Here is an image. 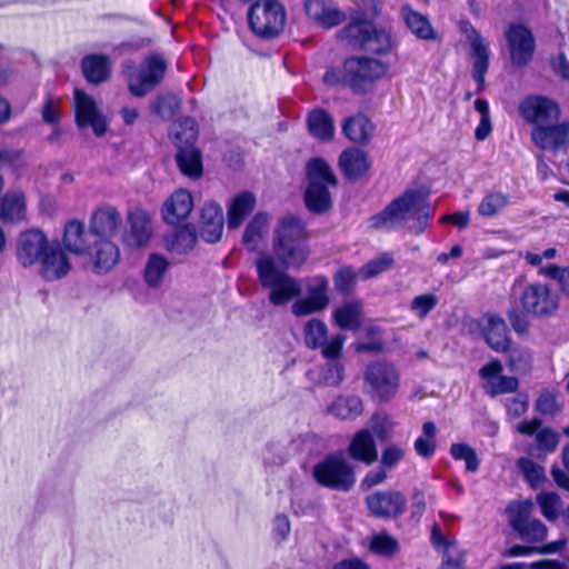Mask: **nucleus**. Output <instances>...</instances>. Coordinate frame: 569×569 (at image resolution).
<instances>
[{
    "mask_svg": "<svg viewBox=\"0 0 569 569\" xmlns=\"http://www.w3.org/2000/svg\"><path fill=\"white\" fill-rule=\"evenodd\" d=\"M389 66L367 56L347 57L340 68L328 67L322 83L329 88H347L356 96L372 92L377 82L388 72Z\"/></svg>",
    "mask_w": 569,
    "mask_h": 569,
    "instance_id": "1",
    "label": "nucleus"
},
{
    "mask_svg": "<svg viewBox=\"0 0 569 569\" xmlns=\"http://www.w3.org/2000/svg\"><path fill=\"white\" fill-rule=\"evenodd\" d=\"M519 114L532 124L531 142H569V120L553 123L560 117V107L552 99L529 94L518 107Z\"/></svg>",
    "mask_w": 569,
    "mask_h": 569,
    "instance_id": "2",
    "label": "nucleus"
},
{
    "mask_svg": "<svg viewBox=\"0 0 569 569\" xmlns=\"http://www.w3.org/2000/svg\"><path fill=\"white\" fill-rule=\"evenodd\" d=\"M433 214L435 208L429 203L426 193L408 190L383 211L371 217L370 226L376 229H392L408 224L415 233H421Z\"/></svg>",
    "mask_w": 569,
    "mask_h": 569,
    "instance_id": "3",
    "label": "nucleus"
},
{
    "mask_svg": "<svg viewBox=\"0 0 569 569\" xmlns=\"http://www.w3.org/2000/svg\"><path fill=\"white\" fill-rule=\"evenodd\" d=\"M272 250L284 267H299L305 262L308 256L307 232L299 218L286 216L278 221Z\"/></svg>",
    "mask_w": 569,
    "mask_h": 569,
    "instance_id": "4",
    "label": "nucleus"
},
{
    "mask_svg": "<svg viewBox=\"0 0 569 569\" xmlns=\"http://www.w3.org/2000/svg\"><path fill=\"white\" fill-rule=\"evenodd\" d=\"M337 38L350 47L372 54H387L391 50V36L383 28H377L367 18H355L342 27Z\"/></svg>",
    "mask_w": 569,
    "mask_h": 569,
    "instance_id": "5",
    "label": "nucleus"
},
{
    "mask_svg": "<svg viewBox=\"0 0 569 569\" xmlns=\"http://www.w3.org/2000/svg\"><path fill=\"white\" fill-rule=\"evenodd\" d=\"M257 272L262 288L269 290V301L273 306H284L301 293L299 281L287 272L280 270L270 256L260 257L257 262Z\"/></svg>",
    "mask_w": 569,
    "mask_h": 569,
    "instance_id": "6",
    "label": "nucleus"
},
{
    "mask_svg": "<svg viewBox=\"0 0 569 569\" xmlns=\"http://www.w3.org/2000/svg\"><path fill=\"white\" fill-rule=\"evenodd\" d=\"M306 176L308 179L305 192L307 208L316 213L327 211L332 204L329 188L338 183L331 167L321 158H312L306 164Z\"/></svg>",
    "mask_w": 569,
    "mask_h": 569,
    "instance_id": "7",
    "label": "nucleus"
},
{
    "mask_svg": "<svg viewBox=\"0 0 569 569\" xmlns=\"http://www.w3.org/2000/svg\"><path fill=\"white\" fill-rule=\"evenodd\" d=\"M511 297L525 313L535 317H548L559 306V297L548 284L535 281L525 283L522 277L515 280Z\"/></svg>",
    "mask_w": 569,
    "mask_h": 569,
    "instance_id": "8",
    "label": "nucleus"
},
{
    "mask_svg": "<svg viewBox=\"0 0 569 569\" xmlns=\"http://www.w3.org/2000/svg\"><path fill=\"white\" fill-rule=\"evenodd\" d=\"M286 18L284 7L278 0H256L247 12L250 31L264 40L274 39L283 31Z\"/></svg>",
    "mask_w": 569,
    "mask_h": 569,
    "instance_id": "9",
    "label": "nucleus"
},
{
    "mask_svg": "<svg viewBox=\"0 0 569 569\" xmlns=\"http://www.w3.org/2000/svg\"><path fill=\"white\" fill-rule=\"evenodd\" d=\"M316 482L336 491L347 492L356 483L353 466L340 452L327 455L312 467Z\"/></svg>",
    "mask_w": 569,
    "mask_h": 569,
    "instance_id": "10",
    "label": "nucleus"
},
{
    "mask_svg": "<svg viewBox=\"0 0 569 569\" xmlns=\"http://www.w3.org/2000/svg\"><path fill=\"white\" fill-rule=\"evenodd\" d=\"M363 385L371 399L387 402L395 398L399 390L400 373L393 363L376 360L367 366Z\"/></svg>",
    "mask_w": 569,
    "mask_h": 569,
    "instance_id": "11",
    "label": "nucleus"
},
{
    "mask_svg": "<svg viewBox=\"0 0 569 569\" xmlns=\"http://www.w3.org/2000/svg\"><path fill=\"white\" fill-rule=\"evenodd\" d=\"M533 508L530 500L512 502L507 508L511 528L527 542H540L548 532L545 523L532 517Z\"/></svg>",
    "mask_w": 569,
    "mask_h": 569,
    "instance_id": "12",
    "label": "nucleus"
},
{
    "mask_svg": "<svg viewBox=\"0 0 569 569\" xmlns=\"http://www.w3.org/2000/svg\"><path fill=\"white\" fill-rule=\"evenodd\" d=\"M510 61L515 67L528 66L533 59L536 39L531 29L521 22H511L505 30Z\"/></svg>",
    "mask_w": 569,
    "mask_h": 569,
    "instance_id": "13",
    "label": "nucleus"
},
{
    "mask_svg": "<svg viewBox=\"0 0 569 569\" xmlns=\"http://www.w3.org/2000/svg\"><path fill=\"white\" fill-rule=\"evenodd\" d=\"M74 121L79 129L90 128L100 138L109 129V120L99 109L96 100L82 89H74Z\"/></svg>",
    "mask_w": 569,
    "mask_h": 569,
    "instance_id": "14",
    "label": "nucleus"
},
{
    "mask_svg": "<svg viewBox=\"0 0 569 569\" xmlns=\"http://www.w3.org/2000/svg\"><path fill=\"white\" fill-rule=\"evenodd\" d=\"M166 70L167 63L160 54L152 53L148 56L143 60L138 74L134 78L131 77L129 91L134 97L146 96L148 91L162 81Z\"/></svg>",
    "mask_w": 569,
    "mask_h": 569,
    "instance_id": "15",
    "label": "nucleus"
},
{
    "mask_svg": "<svg viewBox=\"0 0 569 569\" xmlns=\"http://www.w3.org/2000/svg\"><path fill=\"white\" fill-rule=\"evenodd\" d=\"M370 512L378 518H397L406 510V497L395 490L376 491L366 498Z\"/></svg>",
    "mask_w": 569,
    "mask_h": 569,
    "instance_id": "16",
    "label": "nucleus"
},
{
    "mask_svg": "<svg viewBox=\"0 0 569 569\" xmlns=\"http://www.w3.org/2000/svg\"><path fill=\"white\" fill-rule=\"evenodd\" d=\"M152 233L151 217L141 209L136 208L128 213L127 227L123 231V242L130 248H141L148 243Z\"/></svg>",
    "mask_w": 569,
    "mask_h": 569,
    "instance_id": "17",
    "label": "nucleus"
},
{
    "mask_svg": "<svg viewBox=\"0 0 569 569\" xmlns=\"http://www.w3.org/2000/svg\"><path fill=\"white\" fill-rule=\"evenodd\" d=\"M50 242L43 232L39 230H29L23 232L17 247V258L23 267L33 266L40 262Z\"/></svg>",
    "mask_w": 569,
    "mask_h": 569,
    "instance_id": "18",
    "label": "nucleus"
},
{
    "mask_svg": "<svg viewBox=\"0 0 569 569\" xmlns=\"http://www.w3.org/2000/svg\"><path fill=\"white\" fill-rule=\"evenodd\" d=\"M122 218L117 208L110 204L99 207L90 219V236L94 239H112L120 229Z\"/></svg>",
    "mask_w": 569,
    "mask_h": 569,
    "instance_id": "19",
    "label": "nucleus"
},
{
    "mask_svg": "<svg viewBox=\"0 0 569 569\" xmlns=\"http://www.w3.org/2000/svg\"><path fill=\"white\" fill-rule=\"evenodd\" d=\"M478 327L487 345L497 352H506L509 347L508 329L505 320L486 313L478 320Z\"/></svg>",
    "mask_w": 569,
    "mask_h": 569,
    "instance_id": "20",
    "label": "nucleus"
},
{
    "mask_svg": "<svg viewBox=\"0 0 569 569\" xmlns=\"http://www.w3.org/2000/svg\"><path fill=\"white\" fill-rule=\"evenodd\" d=\"M71 269L70 261L58 242H51L40 260V274L47 281L66 277Z\"/></svg>",
    "mask_w": 569,
    "mask_h": 569,
    "instance_id": "21",
    "label": "nucleus"
},
{
    "mask_svg": "<svg viewBox=\"0 0 569 569\" xmlns=\"http://www.w3.org/2000/svg\"><path fill=\"white\" fill-rule=\"evenodd\" d=\"M192 209L191 193L186 189H178L163 202L161 216L166 223L174 226L184 220Z\"/></svg>",
    "mask_w": 569,
    "mask_h": 569,
    "instance_id": "22",
    "label": "nucleus"
},
{
    "mask_svg": "<svg viewBox=\"0 0 569 569\" xmlns=\"http://www.w3.org/2000/svg\"><path fill=\"white\" fill-rule=\"evenodd\" d=\"M223 221L222 208L217 202L204 203L200 214V237L209 243L218 242L222 236Z\"/></svg>",
    "mask_w": 569,
    "mask_h": 569,
    "instance_id": "23",
    "label": "nucleus"
},
{
    "mask_svg": "<svg viewBox=\"0 0 569 569\" xmlns=\"http://www.w3.org/2000/svg\"><path fill=\"white\" fill-rule=\"evenodd\" d=\"M92 260L97 273L111 270L120 258L119 248L111 239H93L91 248L87 251Z\"/></svg>",
    "mask_w": 569,
    "mask_h": 569,
    "instance_id": "24",
    "label": "nucleus"
},
{
    "mask_svg": "<svg viewBox=\"0 0 569 569\" xmlns=\"http://www.w3.org/2000/svg\"><path fill=\"white\" fill-rule=\"evenodd\" d=\"M341 131L349 142H370L375 136L376 126L368 116L357 112L342 120Z\"/></svg>",
    "mask_w": 569,
    "mask_h": 569,
    "instance_id": "25",
    "label": "nucleus"
},
{
    "mask_svg": "<svg viewBox=\"0 0 569 569\" xmlns=\"http://www.w3.org/2000/svg\"><path fill=\"white\" fill-rule=\"evenodd\" d=\"M347 450L353 460L367 466H370L378 460V450L373 435L370 429L367 428L361 429L353 435Z\"/></svg>",
    "mask_w": 569,
    "mask_h": 569,
    "instance_id": "26",
    "label": "nucleus"
},
{
    "mask_svg": "<svg viewBox=\"0 0 569 569\" xmlns=\"http://www.w3.org/2000/svg\"><path fill=\"white\" fill-rule=\"evenodd\" d=\"M339 167L347 179L358 180L369 171L371 161L363 150L351 147L340 154Z\"/></svg>",
    "mask_w": 569,
    "mask_h": 569,
    "instance_id": "27",
    "label": "nucleus"
},
{
    "mask_svg": "<svg viewBox=\"0 0 569 569\" xmlns=\"http://www.w3.org/2000/svg\"><path fill=\"white\" fill-rule=\"evenodd\" d=\"M307 16L325 29L340 26L347 19L346 13L333 7H327L321 0H306Z\"/></svg>",
    "mask_w": 569,
    "mask_h": 569,
    "instance_id": "28",
    "label": "nucleus"
},
{
    "mask_svg": "<svg viewBox=\"0 0 569 569\" xmlns=\"http://www.w3.org/2000/svg\"><path fill=\"white\" fill-rule=\"evenodd\" d=\"M81 70L87 82L100 84L111 74L109 57L102 53H89L81 59Z\"/></svg>",
    "mask_w": 569,
    "mask_h": 569,
    "instance_id": "29",
    "label": "nucleus"
},
{
    "mask_svg": "<svg viewBox=\"0 0 569 569\" xmlns=\"http://www.w3.org/2000/svg\"><path fill=\"white\" fill-rule=\"evenodd\" d=\"M309 133L320 141H330L335 137L336 127L330 112L323 108H315L307 116Z\"/></svg>",
    "mask_w": 569,
    "mask_h": 569,
    "instance_id": "30",
    "label": "nucleus"
},
{
    "mask_svg": "<svg viewBox=\"0 0 569 569\" xmlns=\"http://www.w3.org/2000/svg\"><path fill=\"white\" fill-rule=\"evenodd\" d=\"M176 162L181 173L190 179H199L202 176V152L196 144H180Z\"/></svg>",
    "mask_w": 569,
    "mask_h": 569,
    "instance_id": "31",
    "label": "nucleus"
},
{
    "mask_svg": "<svg viewBox=\"0 0 569 569\" xmlns=\"http://www.w3.org/2000/svg\"><path fill=\"white\" fill-rule=\"evenodd\" d=\"M93 239L90 231L86 233L84 226L80 221H69L64 227L63 244L72 253L82 254L89 251Z\"/></svg>",
    "mask_w": 569,
    "mask_h": 569,
    "instance_id": "32",
    "label": "nucleus"
},
{
    "mask_svg": "<svg viewBox=\"0 0 569 569\" xmlns=\"http://www.w3.org/2000/svg\"><path fill=\"white\" fill-rule=\"evenodd\" d=\"M26 216V200L21 191L7 192L1 199L0 219L4 223H18Z\"/></svg>",
    "mask_w": 569,
    "mask_h": 569,
    "instance_id": "33",
    "label": "nucleus"
},
{
    "mask_svg": "<svg viewBox=\"0 0 569 569\" xmlns=\"http://www.w3.org/2000/svg\"><path fill=\"white\" fill-rule=\"evenodd\" d=\"M328 412L341 420H355L362 415L363 402L358 396H339L329 405Z\"/></svg>",
    "mask_w": 569,
    "mask_h": 569,
    "instance_id": "34",
    "label": "nucleus"
},
{
    "mask_svg": "<svg viewBox=\"0 0 569 569\" xmlns=\"http://www.w3.org/2000/svg\"><path fill=\"white\" fill-rule=\"evenodd\" d=\"M164 248L173 253H187L196 244L197 234L194 227L186 224L182 228L176 229L164 237Z\"/></svg>",
    "mask_w": 569,
    "mask_h": 569,
    "instance_id": "35",
    "label": "nucleus"
},
{
    "mask_svg": "<svg viewBox=\"0 0 569 569\" xmlns=\"http://www.w3.org/2000/svg\"><path fill=\"white\" fill-rule=\"evenodd\" d=\"M256 198L249 191H243L236 196L228 209V228L237 229L251 213Z\"/></svg>",
    "mask_w": 569,
    "mask_h": 569,
    "instance_id": "36",
    "label": "nucleus"
},
{
    "mask_svg": "<svg viewBox=\"0 0 569 569\" xmlns=\"http://www.w3.org/2000/svg\"><path fill=\"white\" fill-rule=\"evenodd\" d=\"M269 222L270 217L263 212L254 214L249 221L242 236V244L249 251H256L259 248L267 233Z\"/></svg>",
    "mask_w": 569,
    "mask_h": 569,
    "instance_id": "37",
    "label": "nucleus"
},
{
    "mask_svg": "<svg viewBox=\"0 0 569 569\" xmlns=\"http://www.w3.org/2000/svg\"><path fill=\"white\" fill-rule=\"evenodd\" d=\"M362 305L348 301L333 311L336 325L342 330H357L361 326Z\"/></svg>",
    "mask_w": 569,
    "mask_h": 569,
    "instance_id": "38",
    "label": "nucleus"
},
{
    "mask_svg": "<svg viewBox=\"0 0 569 569\" xmlns=\"http://www.w3.org/2000/svg\"><path fill=\"white\" fill-rule=\"evenodd\" d=\"M170 262L163 256L159 253H151L148 257L147 263L143 270V280L149 288H159L164 279L167 271L169 270Z\"/></svg>",
    "mask_w": 569,
    "mask_h": 569,
    "instance_id": "39",
    "label": "nucleus"
},
{
    "mask_svg": "<svg viewBox=\"0 0 569 569\" xmlns=\"http://www.w3.org/2000/svg\"><path fill=\"white\" fill-rule=\"evenodd\" d=\"M405 21L417 38L422 40H435L437 38V33L431 27L430 21L420 12L409 8L405 12Z\"/></svg>",
    "mask_w": 569,
    "mask_h": 569,
    "instance_id": "40",
    "label": "nucleus"
},
{
    "mask_svg": "<svg viewBox=\"0 0 569 569\" xmlns=\"http://www.w3.org/2000/svg\"><path fill=\"white\" fill-rule=\"evenodd\" d=\"M170 132L177 142H197L199 124L193 117L184 116L172 122Z\"/></svg>",
    "mask_w": 569,
    "mask_h": 569,
    "instance_id": "41",
    "label": "nucleus"
},
{
    "mask_svg": "<svg viewBox=\"0 0 569 569\" xmlns=\"http://www.w3.org/2000/svg\"><path fill=\"white\" fill-rule=\"evenodd\" d=\"M305 343L310 349H318L327 341V325L319 319H310L303 327Z\"/></svg>",
    "mask_w": 569,
    "mask_h": 569,
    "instance_id": "42",
    "label": "nucleus"
},
{
    "mask_svg": "<svg viewBox=\"0 0 569 569\" xmlns=\"http://www.w3.org/2000/svg\"><path fill=\"white\" fill-rule=\"evenodd\" d=\"M475 62L472 66V78L477 82V93L483 91L486 86V74L490 64V50L481 46L475 48Z\"/></svg>",
    "mask_w": 569,
    "mask_h": 569,
    "instance_id": "43",
    "label": "nucleus"
},
{
    "mask_svg": "<svg viewBox=\"0 0 569 569\" xmlns=\"http://www.w3.org/2000/svg\"><path fill=\"white\" fill-rule=\"evenodd\" d=\"M437 428L432 421L422 425V435L415 441V450L422 458H431L436 451Z\"/></svg>",
    "mask_w": 569,
    "mask_h": 569,
    "instance_id": "44",
    "label": "nucleus"
},
{
    "mask_svg": "<svg viewBox=\"0 0 569 569\" xmlns=\"http://www.w3.org/2000/svg\"><path fill=\"white\" fill-rule=\"evenodd\" d=\"M517 467L531 488H538L546 480L545 469L530 458L518 459Z\"/></svg>",
    "mask_w": 569,
    "mask_h": 569,
    "instance_id": "45",
    "label": "nucleus"
},
{
    "mask_svg": "<svg viewBox=\"0 0 569 569\" xmlns=\"http://www.w3.org/2000/svg\"><path fill=\"white\" fill-rule=\"evenodd\" d=\"M179 109V101L171 93L158 94L150 104L152 114L161 118H171Z\"/></svg>",
    "mask_w": 569,
    "mask_h": 569,
    "instance_id": "46",
    "label": "nucleus"
},
{
    "mask_svg": "<svg viewBox=\"0 0 569 569\" xmlns=\"http://www.w3.org/2000/svg\"><path fill=\"white\" fill-rule=\"evenodd\" d=\"M537 503L540 507L542 516L549 520L558 519L561 509V499L556 492H540L537 496Z\"/></svg>",
    "mask_w": 569,
    "mask_h": 569,
    "instance_id": "47",
    "label": "nucleus"
},
{
    "mask_svg": "<svg viewBox=\"0 0 569 569\" xmlns=\"http://www.w3.org/2000/svg\"><path fill=\"white\" fill-rule=\"evenodd\" d=\"M450 455L455 460H463L467 471L476 472L479 469L480 460L475 449L469 445L463 442L451 445Z\"/></svg>",
    "mask_w": 569,
    "mask_h": 569,
    "instance_id": "48",
    "label": "nucleus"
},
{
    "mask_svg": "<svg viewBox=\"0 0 569 569\" xmlns=\"http://www.w3.org/2000/svg\"><path fill=\"white\" fill-rule=\"evenodd\" d=\"M329 281L325 276H316L311 279L310 283L307 286V297L322 307L327 308L329 306Z\"/></svg>",
    "mask_w": 569,
    "mask_h": 569,
    "instance_id": "49",
    "label": "nucleus"
},
{
    "mask_svg": "<svg viewBox=\"0 0 569 569\" xmlns=\"http://www.w3.org/2000/svg\"><path fill=\"white\" fill-rule=\"evenodd\" d=\"M508 204V196L500 192L487 194L478 207V213L482 217H493Z\"/></svg>",
    "mask_w": 569,
    "mask_h": 569,
    "instance_id": "50",
    "label": "nucleus"
},
{
    "mask_svg": "<svg viewBox=\"0 0 569 569\" xmlns=\"http://www.w3.org/2000/svg\"><path fill=\"white\" fill-rule=\"evenodd\" d=\"M508 363L516 373H527L531 368V353L525 348H508Z\"/></svg>",
    "mask_w": 569,
    "mask_h": 569,
    "instance_id": "51",
    "label": "nucleus"
},
{
    "mask_svg": "<svg viewBox=\"0 0 569 569\" xmlns=\"http://www.w3.org/2000/svg\"><path fill=\"white\" fill-rule=\"evenodd\" d=\"M357 283V272L352 267L340 268L333 276V284L338 292L349 295Z\"/></svg>",
    "mask_w": 569,
    "mask_h": 569,
    "instance_id": "52",
    "label": "nucleus"
},
{
    "mask_svg": "<svg viewBox=\"0 0 569 569\" xmlns=\"http://www.w3.org/2000/svg\"><path fill=\"white\" fill-rule=\"evenodd\" d=\"M345 378V368L339 361H328L320 369V382L325 386L337 387Z\"/></svg>",
    "mask_w": 569,
    "mask_h": 569,
    "instance_id": "53",
    "label": "nucleus"
},
{
    "mask_svg": "<svg viewBox=\"0 0 569 569\" xmlns=\"http://www.w3.org/2000/svg\"><path fill=\"white\" fill-rule=\"evenodd\" d=\"M393 264V259L389 253H383L380 257L370 260L360 269V276L367 280L376 277L379 273L390 269Z\"/></svg>",
    "mask_w": 569,
    "mask_h": 569,
    "instance_id": "54",
    "label": "nucleus"
},
{
    "mask_svg": "<svg viewBox=\"0 0 569 569\" xmlns=\"http://www.w3.org/2000/svg\"><path fill=\"white\" fill-rule=\"evenodd\" d=\"M406 457V449L397 443L387 445L380 457V465L387 470L392 471L397 468L399 462Z\"/></svg>",
    "mask_w": 569,
    "mask_h": 569,
    "instance_id": "55",
    "label": "nucleus"
},
{
    "mask_svg": "<svg viewBox=\"0 0 569 569\" xmlns=\"http://www.w3.org/2000/svg\"><path fill=\"white\" fill-rule=\"evenodd\" d=\"M438 305V297L435 293H425L415 297L410 303V310L419 318L423 319Z\"/></svg>",
    "mask_w": 569,
    "mask_h": 569,
    "instance_id": "56",
    "label": "nucleus"
},
{
    "mask_svg": "<svg viewBox=\"0 0 569 569\" xmlns=\"http://www.w3.org/2000/svg\"><path fill=\"white\" fill-rule=\"evenodd\" d=\"M518 385L519 382L517 378L500 375L499 377H496L489 386H485V388L488 395L495 397L502 393L515 392Z\"/></svg>",
    "mask_w": 569,
    "mask_h": 569,
    "instance_id": "57",
    "label": "nucleus"
},
{
    "mask_svg": "<svg viewBox=\"0 0 569 569\" xmlns=\"http://www.w3.org/2000/svg\"><path fill=\"white\" fill-rule=\"evenodd\" d=\"M536 443L541 453L552 452L559 443V435L550 428H542L536 435Z\"/></svg>",
    "mask_w": 569,
    "mask_h": 569,
    "instance_id": "58",
    "label": "nucleus"
},
{
    "mask_svg": "<svg viewBox=\"0 0 569 569\" xmlns=\"http://www.w3.org/2000/svg\"><path fill=\"white\" fill-rule=\"evenodd\" d=\"M370 549L380 556H392L398 549V542L388 535H377L372 538Z\"/></svg>",
    "mask_w": 569,
    "mask_h": 569,
    "instance_id": "59",
    "label": "nucleus"
},
{
    "mask_svg": "<svg viewBox=\"0 0 569 569\" xmlns=\"http://www.w3.org/2000/svg\"><path fill=\"white\" fill-rule=\"evenodd\" d=\"M459 29L466 36L470 44L472 56H475V48L477 46H481L486 50H489L488 43L485 41V39L481 37V34L478 32V30L470 21L461 20L459 22Z\"/></svg>",
    "mask_w": 569,
    "mask_h": 569,
    "instance_id": "60",
    "label": "nucleus"
},
{
    "mask_svg": "<svg viewBox=\"0 0 569 569\" xmlns=\"http://www.w3.org/2000/svg\"><path fill=\"white\" fill-rule=\"evenodd\" d=\"M345 340L343 335H336L330 340L327 339L323 346L320 347L323 358L329 361H337L341 355Z\"/></svg>",
    "mask_w": 569,
    "mask_h": 569,
    "instance_id": "61",
    "label": "nucleus"
},
{
    "mask_svg": "<svg viewBox=\"0 0 569 569\" xmlns=\"http://www.w3.org/2000/svg\"><path fill=\"white\" fill-rule=\"evenodd\" d=\"M325 309V307L311 300L307 296L297 299L291 306V311L297 317L309 316L312 313L323 311Z\"/></svg>",
    "mask_w": 569,
    "mask_h": 569,
    "instance_id": "62",
    "label": "nucleus"
},
{
    "mask_svg": "<svg viewBox=\"0 0 569 569\" xmlns=\"http://www.w3.org/2000/svg\"><path fill=\"white\" fill-rule=\"evenodd\" d=\"M439 551L442 552L441 569H460L461 568L463 559L457 550L456 541H455V546L443 547Z\"/></svg>",
    "mask_w": 569,
    "mask_h": 569,
    "instance_id": "63",
    "label": "nucleus"
},
{
    "mask_svg": "<svg viewBox=\"0 0 569 569\" xmlns=\"http://www.w3.org/2000/svg\"><path fill=\"white\" fill-rule=\"evenodd\" d=\"M550 64L553 72L562 80H569V60L565 52H559L550 59Z\"/></svg>",
    "mask_w": 569,
    "mask_h": 569,
    "instance_id": "64",
    "label": "nucleus"
}]
</instances>
